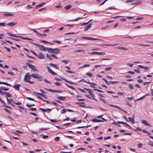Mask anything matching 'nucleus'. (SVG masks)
<instances>
[{
    "mask_svg": "<svg viewBox=\"0 0 153 153\" xmlns=\"http://www.w3.org/2000/svg\"><path fill=\"white\" fill-rule=\"evenodd\" d=\"M47 51L49 53H53L56 54L59 53L60 50L58 48L55 49L48 48L47 49Z\"/></svg>",
    "mask_w": 153,
    "mask_h": 153,
    "instance_id": "f257e3e1",
    "label": "nucleus"
},
{
    "mask_svg": "<svg viewBox=\"0 0 153 153\" xmlns=\"http://www.w3.org/2000/svg\"><path fill=\"white\" fill-rule=\"evenodd\" d=\"M31 75H30L29 73H27L25 76L24 78L25 81L31 84L33 83V82H32L29 80L31 78Z\"/></svg>",
    "mask_w": 153,
    "mask_h": 153,
    "instance_id": "f03ea898",
    "label": "nucleus"
},
{
    "mask_svg": "<svg viewBox=\"0 0 153 153\" xmlns=\"http://www.w3.org/2000/svg\"><path fill=\"white\" fill-rule=\"evenodd\" d=\"M30 42L32 44H33L34 45H35L36 47H38L39 49L41 51H47V49L49 48H45L43 45L34 43L33 42Z\"/></svg>",
    "mask_w": 153,
    "mask_h": 153,
    "instance_id": "7ed1b4c3",
    "label": "nucleus"
},
{
    "mask_svg": "<svg viewBox=\"0 0 153 153\" xmlns=\"http://www.w3.org/2000/svg\"><path fill=\"white\" fill-rule=\"evenodd\" d=\"M26 65L29 67L30 68L31 70L33 71H38L37 69L36 68L35 66L34 65H32V64L28 62H26Z\"/></svg>",
    "mask_w": 153,
    "mask_h": 153,
    "instance_id": "20e7f679",
    "label": "nucleus"
},
{
    "mask_svg": "<svg viewBox=\"0 0 153 153\" xmlns=\"http://www.w3.org/2000/svg\"><path fill=\"white\" fill-rule=\"evenodd\" d=\"M31 76L33 78L37 79L39 80H41L42 77L39 74H33L31 75Z\"/></svg>",
    "mask_w": 153,
    "mask_h": 153,
    "instance_id": "39448f33",
    "label": "nucleus"
},
{
    "mask_svg": "<svg viewBox=\"0 0 153 153\" xmlns=\"http://www.w3.org/2000/svg\"><path fill=\"white\" fill-rule=\"evenodd\" d=\"M17 24V23L16 22H10L9 23H8L6 24L7 26L10 27H13L15 25Z\"/></svg>",
    "mask_w": 153,
    "mask_h": 153,
    "instance_id": "423d86ee",
    "label": "nucleus"
},
{
    "mask_svg": "<svg viewBox=\"0 0 153 153\" xmlns=\"http://www.w3.org/2000/svg\"><path fill=\"white\" fill-rule=\"evenodd\" d=\"M91 54L95 55V54H98V55H105V52H92L91 53Z\"/></svg>",
    "mask_w": 153,
    "mask_h": 153,
    "instance_id": "0eeeda50",
    "label": "nucleus"
},
{
    "mask_svg": "<svg viewBox=\"0 0 153 153\" xmlns=\"http://www.w3.org/2000/svg\"><path fill=\"white\" fill-rule=\"evenodd\" d=\"M38 58L39 59H45V57L44 54L40 53H39V55H38Z\"/></svg>",
    "mask_w": 153,
    "mask_h": 153,
    "instance_id": "6e6552de",
    "label": "nucleus"
},
{
    "mask_svg": "<svg viewBox=\"0 0 153 153\" xmlns=\"http://www.w3.org/2000/svg\"><path fill=\"white\" fill-rule=\"evenodd\" d=\"M47 69L48 70L49 72L52 74L53 75H56V73L54 71H53L48 66L47 67Z\"/></svg>",
    "mask_w": 153,
    "mask_h": 153,
    "instance_id": "1a4fd4ad",
    "label": "nucleus"
},
{
    "mask_svg": "<svg viewBox=\"0 0 153 153\" xmlns=\"http://www.w3.org/2000/svg\"><path fill=\"white\" fill-rule=\"evenodd\" d=\"M142 122L144 125L147 126H151V125L150 124L148 123L145 120H142Z\"/></svg>",
    "mask_w": 153,
    "mask_h": 153,
    "instance_id": "9d476101",
    "label": "nucleus"
},
{
    "mask_svg": "<svg viewBox=\"0 0 153 153\" xmlns=\"http://www.w3.org/2000/svg\"><path fill=\"white\" fill-rule=\"evenodd\" d=\"M117 48L120 50H124V51H127L128 50L127 48H125L123 47H121L120 46H117L115 48Z\"/></svg>",
    "mask_w": 153,
    "mask_h": 153,
    "instance_id": "9b49d317",
    "label": "nucleus"
},
{
    "mask_svg": "<svg viewBox=\"0 0 153 153\" xmlns=\"http://www.w3.org/2000/svg\"><path fill=\"white\" fill-rule=\"evenodd\" d=\"M92 25L91 23H90L89 25H88L85 27L84 29V30L86 31L89 29L91 27Z\"/></svg>",
    "mask_w": 153,
    "mask_h": 153,
    "instance_id": "f8f14e48",
    "label": "nucleus"
},
{
    "mask_svg": "<svg viewBox=\"0 0 153 153\" xmlns=\"http://www.w3.org/2000/svg\"><path fill=\"white\" fill-rule=\"evenodd\" d=\"M66 97L59 96V97H57V98L59 100L65 101V99H66Z\"/></svg>",
    "mask_w": 153,
    "mask_h": 153,
    "instance_id": "ddd939ff",
    "label": "nucleus"
},
{
    "mask_svg": "<svg viewBox=\"0 0 153 153\" xmlns=\"http://www.w3.org/2000/svg\"><path fill=\"white\" fill-rule=\"evenodd\" d=\"M45 4V2H42L38 5H36L35 6L36 8H38L41 7L43 6Z\"/></svg>",
    "mask_w": 153,
    "mask_h": 153,
    "instance_id": "4468645a",
    "label": "nucleus"
},
{
    "mask_svg": "<svg viewBox=\"0 0 153 153\" xmlns=\"http://www.w3.org/2000/svg\"><path fill=\"white\" fill-rule=\"evenodd\" d=\"M7 33L9 34V35L10 36H13L15 37H17V35L14 34H13L12 33L7 32Z\"/></svg>",
    "mask_w": 153,
    "mask_h": 153,
    "instance_id": "2eb2a0df",
    "label": "nucleus"
},
{
    "mask_svg": "<svg viewBox=\"0 0 153 153\" xmlns=\"http://www.w3.org/2000/svg\"><path fill=\"white\" fill-rule=\"evenodd\" d=\"M49 65L51 67L53 66L54 68H55L56 69H58V67L57 66V65H56V64H53L52 63H50L49 64Z\"/></svg>",
    "mask_w": 153,
    "mask_h": 153,
    "instance_id": "dca6fc26",
    "label": "nucleus"
},
{
    "mask_svg": "<svg viewBox=\"0 0 153 153\" xmlns=\"http://www.w3.org/2000/svg\"><path fill=\"white\" fill-rule=\"evenodd\" d=\"M49 65L51 67L53 66L54 68H55L56 69H58V67L57 66V65H56V64H53L52 63H50L49 64Z\"/></svg>",
    "mask_w": 153,
    "mask_h": 153,
    "instance_id": "f3484780",
    "label": "nucleus"
},
{
    "mask_svg": "<svg viewBox=\"0 0 153 153\" xmlns=\"http://www.w3.org/2000/svg\"><path fill=\"white\" fill-rule=\"evenodd\" d=\"M0 84H3V85H7L9 86H11L10 84L7 83V82H1L0 81Z\"/></svg>",
    "mask_w": 153,
    "mask_h": 153,
    "instance_id": "a211bd4d",
    "label": "nucleus"
},
{
    "mask_svg": "<svg viewBox=\"0 0 153 153\" xmlns=\"http://www.w3.org/2000/svg\"><path fill=\"white\" fill-rule=\"evenodd\" d=\"M20 85L19 84H16L13 86V88L16 89L17 90L19 91V87Z\"/></svg>",
    "mask_w": 153,
    "mask_h": 153,
    "instance_id": "6ab92c4d",
    "label": "nucleus"
},
{
    "mask_svg": "<svg viewBox=\"0 0 153 153\" xmlns=\"http://www.w3.org/2000/svg\"><path fill=\"white\" fill-rule=\"evenodd\" d=\"M3 15L6 16H13V14L10 13H8L4 14Z\"/></svg>",
    "mask_w": 153,
    "mask_h": 153,
    "instance_id": "aec40b11",
    "label": "nucleus"
},
{
    "mask_svg": "<svg viewBox=\"0 0 153 153\" xmlns=\"http://www.w3.org/2000/svg\"><path fill=\"white\" fill-rule=\"evenodd\" d=\"M128 119L129 121L133 124L135 123L134 120V118H132L131 117H129Z\"/></svg>",
    "mask_w": 153,
    "mask_h": 153,
    "instance_id": "412c9836",
    "label": "nucleus"
},
{
    "mask_svg": "<svg viewBox=\"0 0 153 153\" xmlns=\"http://www.w3.org/2000/svg\"><path fill=\"white\" fill-rule=\"evenodd\" d=\"M0 89L1 90H4L5 91H7L9 90V88H7L1 87H0Z\"/></svg>",
    "mask_w": 153,
    "mask_h": 153,
    "instance_id": "4be33fe9",
    "label": "nucleus"
},
{
    "mask_svg": "<svg viewBox=\"0 0 153 153\" xmlns=\"http://www.w3.org/2000/svg\"><path fill=\"white\" fill-rule=\"evenodd\" d=\"M71 7V4H68L66 5L64 7L65 9L68 10Z\"/></svg>",
    "mask_w": 153,
    "mask_h": 153,
    "instance_id": "5701e85b",
    "label": "nucleus"
},
{
    "mask_svg": "<svg viewBox=\"0 0 153 153\" xmlns=\"http://www.w3.org/2000/svg\"><path fill=\"white\" fill-rule=\"evenodd\" d=\"M142 2L141 1H139L138 2L134 3H132L131 4V5H134L135 6H136L139 4H140Z\"/></svg>",
    "mask_w": 153,
    "mask_h": 153,
    "instance_id": "b1692460",
    "label": "nucleus"
},
{
    "mask_svg": "<svg viewBox=\"0 0 153 153\" xmlns=\"http://www.w3.org/2000/svg\"><path fill=\"white\" fill-rule=\"evenodd\" d=\"M109 106L118 108L119 109H121V108H120L119 107L116 105H113L112 104H109Z\"/></svg>",
    "mask_w": 153,
    "mask_h": 153,
    "instance_id": "393cba45",
    "label": "nucleus"
},
{
    "mask_svg": "<svg viewBox=\"0 0 153 153\" xmlns=\"http://www.w3.org/2000/svg\"><path fill=\"white\" fill-rule=\"evenodd\" d=\"M84 89L86 90L88 92L89 94L90 95L92 93L91 92V90L90 89L86 88H83Z\"/></svg>",
    "mask_w": 153,
    "mask_h": 153,
    "instance_id": "a878e982",
    "label": "nucleus"
},
{
    "mask_svg": "<svg viewBox=\"0 0 153 153\" xmlns=\"http://www.w3.org/2000/svg\"><path fill=\"white\" fill-rule=\"evenodd\" d=\"M45 89H46L47 91H49L52 92H55V90L51 89H48L46 88H45Z\"/></svg>",
    "mask_w": 153,
    "mask_h": 153,
    "instance_id": "bb28decb",
    "label": "nucleus"
},
{
    "mask_svg": "<svg viewBox=\"0 0 153 153\" xmlns=\"http://www.w3.org/2000/svg\"><path fill=\"white\" fill-rule=\"evenodd\" d=\"M85 52V51L83 50H75L74 51V52L77 53H79L81 52Z\"/></svg>",
    "mask_w": 153,
    "mask_h": 153,
    "instance_id": "cd10ccee",
    "label": "nucleus"
},
{
    "mask_svg": "<svg viewBox=\"0 0 153 153\" xmlns=\"http://www.w3.org/2000/svg\"><path fill=\"white\" fill-rule=\"evenodd\" d=\"M90 66V65L88 64H85V65H84L83 66L79 67V68H85V67H89Z\"/></svg>",
    "mask_w": 153,
    "mask_h": 153,
    "instance_id": "c85d7f7f",
    "label": "nucleus"
},
{
    "mask_svg": "<svg viewBox=\"0 0 153 153\" xmlns=\"http://www.w3.org/2000/svg\"><path fill=\"white\" fill-rule=\"evenodd\" d=\"M102 79L107 84L109 85L111 84L110 82L108 81L106 79L104 78H102Z\"/></svg>",
    "mask_w": 153,
    "mask_h": 153,
    "instance_id": "c756f323",
    "label": "nucleus"
},
{
    "mask_svg": "<svg viewBox=\"0 0 153 153\" xmlns=\"http://www.w3.org/2000/svg\"><path fill=\"white\" fill-rule=\"evenodd\" d=\"M8 38H10L13 40H15L16 41H20V40L19 39H16V38L11 37H8Z\"/></svg>",
    "mask_w": 153,
    "mask_h": 153,
    "instance_id": "7c9ffc66",
    "label": "nucleus"
},
{
    "mask_svg": "<svg viewBox=\"0 0 153 153\" xmlns=\"http://www.w3.org/2000/svg\"><path fill=\"white\" fill-rule=\"evenodd\" d=\"M82 18V17H78V18H77L76 19H74L71 21V22H74V21H77L79 20V19H81Z\"/></svg>",
    "mask_w": 153,
    "mask_h": 153,
    "instance_id": "2f4dec72",
    "label": "nucleus"
},
{
    "mask_svg": "<svg viewBox=\"0 0 153 153\" xmlns=\"http://www.w3.org/2000/svg\"><path fill=\"white\" fill-rule=\"evenodd\" d=\"M35 105L34 104H30L27 103L26 104V106L30 108L32 106H34Z\"/></svg>",
    "mask_w": 153,
    "mask_h": 153,
    "instance_id": "473e14b6",
    "label": "nucleus"
},
{
    "mask_svg": "<svg viewBox=\"0 0 153 153\" xmlns=\"http://www.w3.org/2000/svg\"><path fill=\"white\" fill-rule=\"evenodd\" d=\"M17 37L21 38V39H26V40H27V37H23L21 36H18V35H17Z\"/></svg>",
    "mask_w": 153,
    "mask_h": 153,
    "instance_id": "72a5a7b5",
    "label": "nucleus"
},
{
    "mask_svg": "<svg viewBox=\"0 0 153 153\" xmlns=\"http://www.w3.org/2000/svg\"><path fill=\"white\" fill-rule=\"evenodd\" d=\"M90 96H91L92 98H93V99L94 100L96 101H97V100H96V99H95V96L94 95V94H93V93H92L90 95Z\"/></svg>",
    "mask_w": 153,
    "mask_h": 153,
    "instance_id": "f704fd0d",
    "label": "nucleus"
},
{
    "mask_svg": "<svg viewBox=\"0 0 153 153\" xmlns=\"http://www.w3.org/2000/svg\"><path fill=\"white\" fill-rule=\"evenodd\" d=\"M6 99H7V102L8 103H9L10 105H11L13 106H15V105H14L12 104V103L11 102L9 101V99L8 98H6Z\"/></svg>",
    "mask_w": 153,
    "mask_h": 153,
    "instance_id": "c9c22d12",
    "label": "nucleus"
},
{
    "mask_svg": "<svg viewBox=\"0 0 153 153\" xmlns=\"http://www.w3.org/2000/svg\"><path fill=\"white\" fill-rule=\"evenodd\" d=\"M86 82L87 83H90V82H88V81H87L84 79H82L79 81V82Z\"/></svg>",
    "mask_w": 153,
    "mask_h": 153,
    "instance_id": "e433bc0d",
    "label": "nucleus"
},
{
    "mask_svg": "<svg viewBox=\"0 0 153 153\" xmlns=\"http://www.w3.org/2000/svg\"><path fill=\"white\" fill-rule=\"evenodd\" d=\"M6 25V24L5 22L0 23V27L1 26L5 27Z\"/></svg>",
    "mask_w": 153,
    "mask_h": 153,
    "instance_id": "4c0bfd02",
    "label": "nucleus"
},
{
    "mask_svg": "<svg viewBox=\"0 0 153 153\" xmlns=\"http://www.w3.org/2000/svg\"><path fill=\"white\" fill-rule=\"evenodd\" d=\"M5 95H6V97H11L10 94L9 93H7V92H6V93H5Z\"/></svg>",
    "mask_w": 153,
    "mask_h": 153,
    "instance_id": "58836bf2",
    "label": "nucleus"
},
{
    "mask_svg": "<svg viewBox=\"0 0 153 153\" xmlns=\"http://www.w3.org/2000/svg\"><path fill=\"white\" fill-rule=\"evenodd\" d=\"M137 45H139L140 46H145V47H147L148 46L149 47L150 45H144V44H137Z\"/></svg>",
    "mask_w": 153,
    "mask_h": 153,
    "instance_id": "ea45409f",
    "label": "nucleus"
},
{
    "mask_svg": "<svg viewBox=\"0 0 153 153\" xmlns=\"http://www.w3.org/2000/svg\"><path fill=\"white\" fill-rule=\"evenodd\" d=\"M46 57L48 58L51 60H52L53 59L51 58V55L49 56L48 54H46Z\"/></svg>",
    "mask_w": 153,
    "mask_h": 153,
    "instance_id": "a19ab883",
    "label": "nucleus"
},
{
    "mask_svg": "<svg viewBox=\"0 0 153 153\" xmlns=\"http://www.w3.org/2000/svg\"><path fill=\"white\" fill-rule=\"evenodd\" d=\"M90 126V125H89V126H80V127H77L76 128H85V127H86L87 128Z\"/></svg>",
    "mask_w": 153,
    "mask_h": 153,
    "instance_id": "79ce46f5",
    "label": "nucleus"
},
{
    "mask_svg": "<svg viewBox=\"0 0 153 153\" xmlns=\"http://www.w3.org/2000/svg\"><path fill=\"white\" fill-rule=\"evenodd\" d=\"M50 121L51 122H53V123H56V122H58V120H53L51 119L50 120ZM60 121V120H58V121Z\"/></svg>",
    "mask_w": 153,
    "mask_h": 153,
    "instance_id": "37998d69",
    "label": "nucleus"
},
{
    "mask_svg": "<svg viewBox=\"0 0 153 153\" xmlns=\"http://www.w3.org/2000/svg\"><path fill=\"white\" fill-rule=\"evenodd\" d=\"M41 96L45 99H47V96L46 95L42 94H41Z\"/></svg>",
    "mask_w": 153,
    "mask_h": 153,
    "instance_id": "c03bdc74",
    "label": "nucleus"
},
{
    "mask_svg": "<svg viewBox=\"0 0 153 153\" xmlns=\"http://www.w3.org/2000/svg\"><path fill=\"white\" fill-rule=\"evenodd\" d=\"M27 100H30L33 101H35V100L34 99L32 98H31L29 97H27Z\"/></svg>",
    "mask_w": 153,
    "mask_h": 153,
    "instance_id": "a18cd8bd",
    "label": "nucleus"
},
{
    "mask_svg": "<svg viewBox=\"0 0 153 153\" xmlns=\"http://www.w3.org/2000/svg\"><path fill=\"white\" fill-rule=\"evenodd\" d=\"M66 110H65V109H63L61 112V114H62L65 113L66 112Z\"/></svg>",
    "mask_w": 153,
    "mask_h": 153,
    "instance_id": "49530a36",
    "label": "nucleus"
},
{
    "mask_svg": "<svg viewBox=\"0 0 153 153\" xmlns=\"http://www.w3.org/2000/svg\"><path fill=\"white\" fill-rule=\"evenodd\" d=\"M112 69V68L111 67L107 68L105 69V70L106 71H108Z\"/></svg>",
    "mask_w": 153,
    "mask_h": 153,
    "instance_id": "de8ad7c7",
    "label": "nucleus"
},
{
    "mask_svg": "<svg viewBox=\"0 0 153 153\" xmlns=\"http://www.w3.org/2000/svg\"><path fill=\"white\" fill-rule=\"evenodd\" d=\"M4 48L6 49L8 52H10V48H8L7 47L5 46H4Z\"/></svg>",
    "mask_w": 153,
    "mask_h": 153,
    "instance_id": "09e8293b",
    "label": "nucleus"
},
{
    "mask_svg": "<svg viewBox=\"0 0 153 153\" xmlns=\"http://www.w3.org/2000/svg\"><path fill=\"white\" fill-rule=\"evenodd\" d=\"M86 74L88 76H89L90 77H91L92 76V75L91 73H86Z\"/></svg>",
    "mask_w": 153,
    "mask_h": 153,
    "instance_id": "8fccbe9b",
    "label": "nucleus"
},
{
    "mask_svg": "<svg viewBox=\"0 0 153 153\" xmlns=\"http://www.w3.org/2000/svg\"><path fill=\"white\" fill-rule=\"evenodd\" d=\"M13 103L17 105H20L21 104V103L20 102H13Z\"/></svg>",
    "mask_w": 153,
    "mask_h": 153,
    "instance_id": "3c124183",
    "label": "nucleus"
},
{
    "mask_svg": "<svg viewBox=\"0 0 153 153\" xmlns=\"http://www.w3.org/2000/svg\"><path fill=\"white\" fill-rule=\"evenodd\" d=\"M40 41L41 42H42L45 43V44H48V42L45 41V40H40Z\"/></svg>",
    "mask_w": 153,
    "mask_h": 153,
    "instance_id": "603ef678",
    "label": "nucleus"
},
{
    "mask_svg": "<svg viewBox=\"0 0 153 153\" xmlns=\"http://www.w3.org/2000/svg\"><path fill=\"white\" fill-rule=\"evenodd\" d=\"M119 82L118 81H110L111 84H114Z\"/></svg>",
    "mask_w": 153,
    "mask_h": 153,
    "instance_id": "864d4df0",
    "label": "nucleus"
},
{
    "mask_svg": "<svg viewBox=\"0 0 153 153\" xmlns=\"http://www.w3.org/2000/svg\"><path fill=\"white\" fill-rule=\"evenodd\" d=\"M55 84L57 86H60L61 85V83L59 82H55Z\"/></svg>",
    "mask_w": 153,
    "mask_h": 153,
    "instance_id": "5fc2aeb1",
    "label": "nucleus"
},
{
    "mask_svg": "<svg viewBox=\"0 0 153 153\" xmlns=\"http://www.w3.org/2000/svg\"><path fill=\"white\" fill-rule=\"evenodd\" d=\"M78 89L79 91H80L81 92H86L85 91V90L84 89H83L80 88H78Z\"/></svg>",
    "mask_w": 153,
    "mask_h": 153,
    "instance_id": "6e6d98bb",
    "label": "nucleus"
},
{
    "mask_svg": "<svg viewBox=\"0 0 153 153\" xmlns=\"http://www.w3.org/2000/svg\"><path fill=\"white\" fill-rule=\"evenodd\" d=\"M51 56L52 57H53L54 58H55V59H58V58L55 55H54V54L51 55Z\"/></svg>",
    "mask_w": 153,
    "mask_h": 153,
    "instance_id": "4d7b16f0",
    "label": "nucleus"
},
{
    "mask_svg": "<svg viewBox=\"0 0 153 153\" xmlns=\"http://www.w3.org/2000/svg\"><path fill=\"white\" fill-rule=\"evenodd\" d=\"M133 1L132 0H127L125 1V2L126 3H128L133 2Z\"/></svg>",
    "mask_w": 153,
    "mask_h": 153,
    "instance_id": "13d9d810",
    "label": "nucleus"
},
{
    "mask_svg": "<svg viewBox=\"0 0 153 153\" xmlns=\"http://www.w3.org/2000/svg\"><path fill=\"white\" fill-rule=\"evenodd\" d=\"M4 109L7 112L9 113H11V112L8 109H7V108H4Z\"/></svg>",
    "mask_w": 153,
    "mask_h": 153,
    "instance_id": "bf43d9fd",
    "label": "nucleus"
},
{
    "mask_svg": "<svg viewBox=\"0 0 153 153\" xmlns=\"http://www.w3.org/2000/svg\"><path fill=\"white\" fill-rule=\"evenodd\" d=\"M30 114L33 115L35 116H37V114H36L34 113H33V112H30Z\"/></svg>",
    "mask_w": 153,
    "mask_h": 153,
    "instance_id": "052dcab7",
    "label": "nucleus"
},
{
    "mask_svg": "<svg viewBox=\"0 0 153 153\" xmlns=\"http://www.w3.org/2000/svg\"><path fill=\"white\" fill-rule=\"evenodd\" d=\"M40 109L41 110V111L43 112H46L47 111V109H44L42 108H40Z\"/></svg>",
    "mask_w": 153,
    "mask_h": 153,
    "instance_id": "680f3d73",
    "label": "nucleus"
},
{
    "mask_svg": "<svg viewBox=\"0 0 153 153\" xmlns=\"http://www.w3.org/2000/svg\"><path fill=\"white\" fill-rule=\"evenodd\" d=\"M59 139H60V137H56L55 138V140L56 141H59Z\"/></svg>",
    "mask_w": 153,
    "mask_h": 153,
    "instance_id": "e2e57ef3",
    "label": "nucleus"
},
{
    "mask_svg": "<svg viewBox=\"0 0 153 153\" xmlns=\"http://www.w3.org/2000/svg\"><path fill=\"white\" fill-rule=\"evenodd\" d=\"M148 144L153 146V143L152 142L149 141V143H148Z\"/></svg>",
    "mask_w": 153,
    "mask_h": 153,
    "instance_id": "0e129e2a",
    "label": "nucleus"
},
{
    "mask_svg": "<svg viewBox=\"0 0 153 153\" xmlns=\"http://www.w3.org/2000/svg\"><path fill=\"white\" fill-rule=\"evenodd\" d=\"M120 20L122 22H126V19L125 18H122L120 19Z\"/></svg>",
    "mask_w": 153,
    "mask_h": 153,
    "instance_id": "69168bd1",
    "label": "nucleus"
},
{
    "mask_svg": "<svg viewBox=\"0 0 153 153\" xmlns=\"http://www.w3.org/2000/svg\"><path fill=\"white\" fill-rule=\"evenodd\" d=\"M129 88L131 89H133V87L131 84H129L128 85Z\"/></svg>",
    "mask_w": 153,
    "mask_h": 153,
    "instance_id": "338daca9",
    "label": "nucleus"
},
{
    "mask_svg": "<svg viewBox=\"0 0 153 153\" xmlns=\"http://www.w3.org/2000/svg\"><path fill=\"white\" fill-rule=\"evenodd\" d=\"M8 73L9 74H10L12 76H13L14 75L13 72V71L8 72Z\"/></svg>",
    "mask_w": 153,
    "mask_h": 153,
    "instance_id": "774afa93",
    "label": "nucleus"
}]
</instances>
